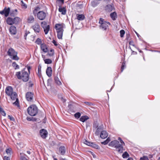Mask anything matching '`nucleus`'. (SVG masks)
<instances>
[{
    "label": "nucleus",
    "mask_w": 160,
    "mask_h": 160,
    "mask_svg": "<svg viewBox=\"0 0 160 160\" xmlns=\"http://www.w3.org/2000/svg\"><path fill=\"white\" fill-rule=\"evenodd\" d=\"M33 13L34 15H37L38 19L41 20H44L47 16L46 12L41 11V8L38 7L35 8L33 11Z\"/></svg>",
    "instance_id": "obj_1"
},
{
    "label": "nucleus",
    "mask_w": 160,
    "mask_h": 160,
    "mask_svg": "<svg viewBox=\"0 0 160 160\" xmlns=\"http://www.w3.org/2000/svg\"><path fill=\"white\" fill-rule=\"evenodd\" d=\"M16 75L18 79H22L24 82H27L29 79L28 74L24 70H22L21 72H17Z\"/></svg>",
    "instance_id": "obj_2"
},
{
    "label": "nucleus",
    "mask_w": 160,
    "mask_h": 160,
    "mask_svg": "<svg viewBox=\"0 0 160 160\" xmlns=\"http://www.w3.org/2000/svg\"><path fill=\"white\" fill-rule=\"evenodd\" d=\"M109 145L110 146L115 147L119 153H122L123 152V147L122 146V145H120L119 142L118 141H112L110 143Z\"/></svg>",
    "instance_id": "obj_3"
},
{
    "label": "nucleus",
    "mask_w": 160,
    "mask_h": 160,
    "mask_svg": "<svg viewBox=\"0 0 160 160\" xmlns=\"http://www.w3.org/2000/svg\"><path fill=\"white\" fill-rule=\"evenodd\" d=\"M55 28L57 33V36L58 39H62L63 31V25L62 24H57L55 25Z\"/></svg>",
    "instance_id": "obj_4"
},
{
    "label": "nucleus",
    "mask_w": 160,
    "mask_h": 160,
    "mask_svg": "<svg viewBox=\"0 0 160 160\" xmlns=\"http://www.w3.org/2000/svg\"><path fill=\"white\" fill-rule=\"evenodd\" d=\"M38 112V108L35 105H31L28 109V112L31 116H35Z\"/></svg>",
    "instance_id": "obj_5"
},
{
    "label": "nucleus",
    "mask_w": 160,
    "mask_h": 160,
    "mask_svg": "<svg viewBox=\"0 0 160 160\" xmlns=\"http://www.w3.org/2000/svg\"><path fill=\"white\" fill-rule=\"evenodd\" d=\"M8 55L10 56L11 58L13 60H18L19 58L17 56V52H15L14 50L12 48H10L7 52Z\"/></svg>",
    "instance_id": "obj_6"
},
{
    "label": "nucleus",
    "mask_w": 160,
    "mask_h": 160,
    "mask_svg": "<svg viewBox=\"0 0 160 160\" xmlns=\"http://www.w3.org/2000/svg\"><path fill=\"white\" fill-rule=\"evenodd\" d=\"M99 23L100 24V28L103 30H106L108 27V24L110 25V22L105 21L102 18L99 19Z\"/></svg>",
    "instance_id": "obj_7"
},
{
    "label": "nucleus",
    "mask_w": 160,
    "mask_h": 160,
    "mask_svg": "<svg viewBox=\"0 0 160 160\" xmlns=\"http://www.w3.org/2000/svg\"><path fill=\"white\" fill-rule=\"evenodd\" d=\"M42 27L43 29V30L45 34H47L49 30L50 27L49 25H47V22L45 21L42 22L41 23Z\"/></svg>",
    "instance_id": "obj_8"
},
{
    "label": "nucleus",
    "mask_w": 160,
    "mask_h": 160,
    "mask_svg": "<svg viewBox=\"0 0 160 160\" xmlns=\"http://www.w3.org/2000/svg\"><path fill=\"white\" fill-rule=\"evenodd\" d=\"M10 11L9 8H7L5 7L3 10L0 11V14L2 15H4L5 17H7L9 15Z\"/></svg>",
    "instance_id": "obj_9"
},
{
    "label": "nucleus",
    "mask_w": 160,
    "mask_h": 160,
    "mask_svg": "<svg viewBox=\"0 0 160 160\" xmlns=\"http://www.w3.org/2000/svg\"><path fill=\"white\" fill-rule=\"evenodd\" d=\"M39 133L41 137L43 139H45L47 137L48 132L45 129H43L40 130Z\"/></svg>",
    "instance_id": "obj_10"
},
{
    "label": "nucleus",
    "mask_w": 160,
    "mask_h": 160,
    "mask_svg": "<svg viewBox=\"0 0 160 160\" xmlns=\"http://www.w3.org/2000/svg\"><path fill=\"white\" fill-rule=\"evenodd\" d=\"M32 28L36 33H39L40 31L41 28L40 25L37 23H35L32 27Z\"/></svg>",
    "instance_id": "obj_11"
},
{
    "label": "nucleus",
    "mask_w": 160,
    "mask_h": 160,
    "mask_svg": "<svg viewBox=\"0 0 160 160\" xmlns=\"http://www.w3.org/2000/svg\"><path fill=\"white\" fill-rule=\"evenodd\" d=\"M26 97L28 101H32L34 95L33 93L28 92L26 93Z\"/></svg>",
    "instance_id": "obj_12"
},
{
    "label": "nucleus",
    "mask_w": 160,
    "mask_h": 160,
    "mask_svg": "<svg viewBox=\"0 0 160 160\" xmlns=\"http://www.w3.org/2000/svg\"><path fill=\"white\" fill-rule=\"evenodd\" d=\"M13 92V88L11 86L7 87L5 89V92L8 96L11 95Z\"/></svg>",
    "instance_id": "obj_13"
},
{
    "label": "nucleus",
    "mask_w": 160,
    "mask_h": 160,
    "mask_svg": "<svg viewBox=\"0 0 160 160\" xmlns=\"http://www.w3.org/2000/svg\"><path fill=\"white\" fill-rule=\"evenodd\" d=\"M40 48L43 52L45 53L48 52V51L47 46L45 43L41 44Z\"/></svg>",
    "instance_id": "obj_14"
},
{
    "label": "nucleus",
    "mask_w": 160,
    "mask_h": 160,
    "mask_svg": "<svg viewBox=\"0 0 160 160\" xmlns=\"http://www.w3.org/2000/svg\"><path fill=\"white\" fill-rule=\"evenodd\" d=\"M9 31L12 34H15L17 32L16 28L13 26H12L9 28Z\"/></svg>",
    "instance_id": "obj_15"
},
{
    "label": "nucleus",
    "mask_w": 160,
    "mask_h": 160,
    "mask_svg": "<svg viewBox=\"0 0 160 160\" xmlns=\"http://www.w3.org/2000/svg\"><path fill=\"white\" fill-rule=\"evenodd\" d=\"M108 136V133L105 130H103L100 134V137L102 139L105 138L107 137Z\"/></svg>",
    "instance_id": "obj_16"
},
{
    "label": "nucleus",
    "mask_w": 160,
    "mask_h": 160,
    "mask_svg": "<svg viewBox=\"0 0 160 160\" xmlns=\"http://www.w3.org/2000/svg\"><path fill=\"white\" fill-rule=\"evenodd\" d=\"M59 152L61 155H64L66 152V148L63 146H61L59 148Z\"/></svg>",
    "instance_id": "obj_17"
},
{
    "label": "nucleus",
    "mask_w": 160,
    "mask_h": 160,
    "mask_svg": "<svg viewBox=\"0 0 160 160\" xmlns=\"http://www.w3.org/2000/svg\"><path fill=\"white\" fill-rule=\"evenodd\" d=\"M54 80L55 83L58 85H59L62 84L60 77L58 75L56 76H55L54 78Z\"/></svg>",
    "instance_id": "obj_18"
},
{
    "label": "nucleus",
    "mask_w": 160,
    "mask_h": 160,
    "mask_svg": "<svg viewBox=\"0 0 160 160\" xmlns=\"http://www.w3.org/2000/svg\"><path fill=\"white\" fill-rule=\"evenodd\" d=\"M46 73L47 75L49 77H50L52 76V69L51 67H48L46 70Z\"/></svg>",
    "instance_id": "obj_19"
},
{
    "label": "nucleus",
    "mask_w": 160,
    "mask_h": 160,
    "mask_svg": "<svg viewBox=\"0 0 160 160\" xmlns=\"http://www.w3.org/2000/svg\"><path fill=\"white\" fill-rule=\"evenodd\" d=\"M13 19V18L8 17L6 20V22L8 24L12 25L14 24Z\"/></svg>",
    "instance_id": "obj_20"
},
{
    "label": "nucleus",
    "mask_w": 160,
    "mask_h": 160,
    "mask_svg": "<svg viewBox=\"0 0 160 160\" xmlns=\"http://www.w3.org/2000/svg\"><path fill=\"white\" fill-rule=\"evenodd\" d=\"M58 11L63 15H65L66 13V9L65 7H60L58 9Z\"/></svg>",
    "instance_id": "obj_21"
},
{
    "label": "nucleus",
    "mask_w": 160,
    "mask_h": 160,
    "mask_svg": "<svg viewBox=\"0 0 160 160\" xmlns=\"http://www.w3.org/2000/svg\"><path fill=\"white\" fill-rule=\"evenodd\" d=\"M103 131V128L101 126L99 127L96 130L95 134L97 135H99L100 133L101 134L102 132Z\"/></svg>",
    "instance_id": "obj_22"
},
{
    "label": "nucleus",
    "mask_w": 160,
    "mask_h": 160,
    "mask_svg": "<svg viewBox=\"0 0 160 160\" xmlns=\"http://www.w3.org/2000/svg\"><path fill=\"white\" fill-rule=\"evenodd\" d=\"M76 16L77 19L79 20L82 21L84 20L85 18V16L83 14H77Z\"/></svg>",
    "instance_id": "obj_23"
},
{
    "label": "nucleus",
    "mask_w": 160,
    "mask_h": 160,
    "mask_svg": "<svg viewBox=\"0 0 160 160\" xmlns=\"http://www.w3.org/2000/svg\"><path fill=\"white\" fill-rule=\"evenodd\" d=\"M110 16L113 20H115L117 18V13L115 12L111 13L110 14Z\"/></svg>",
    "instance_id": "obj_24"
},
{
    "label": "nucleus",
    "mask_w": 160,
    "mask_h": 160,
    "mask_svg": "<svg viewBox=\"0 0 160 160\" xmlns=\"http://www.w3.org/2000/svg\"><path fill=\"white\" fill-rule=\"evenodd\" d=\"M105 9L107 12H110L112 10L113 8L111 5H108L106 7Z\"/></svg>",
    "instance_id": "obj_25"
},
{
    "label": "nucleus",
    "mask_w": 160,
    "mask_h": 160,
    "mask_svg": "<svg viewBox=\"0 0 160 160\" xmlns=\"http://www.w3.org/2000/svg\"><path fill=\"white\" fill-rule=\"evenodd\" d=\"M9 96L11 97V98L12 100H15L16 99H18L17 98V94L16 92H14L11 94V95H10Z\"/></svg>",
    "instance_id": "obj_26"
},
{
    "label": "nucleus",
    "mask_w": 160,
    "mask_h": 160,
    "mask_svg": "<svg viewBox=\"0 0 160 160\" xmlns=\"http://www.w3.org/2000/svg\"><path fill=\"white\" fill-rule=\"evenodd\" d=\"M88 119L89 118L88 116H84L81 117L80 118V121L84 122Z\"/></svg>",
    "instance_id": "obj_27"
},
{
    "label": "nucleus",
    "mask_w": 160,
    "mask_h": 160,
    "mask_svg": "<svg viewBox=\"0 0 160 160\" xmlns=\"http://www.w3.org/2000/svg\"><path fill=\"white\" fill-rule=\"evenodd\" d=\"M13 19L14 24H17L18 22L20 21L21 19L20 18L18 17H16L14 18Z\"/></svg>",
    "instance_id": "obj_28"
},
{
    "label": "nucleus",
    "mask_w": 160,
    "mask_h": 160,
    "mask_svg": "<svg viewBox=\"0 0 160 160\" xmlns=\"http://www.w3.org/2000/svg\"><path fill=\"white\" fill-rule=\"evenodd\" d=\"M34 21V17L32 16H30L28 19V23H32Z\"/></svg>",
    "instance_id": "obj_29"
},
{
    "label": "nucleus",
    "mask_w": 160,
    "mask_h": 160,
    "mask_svg": "<svg viewBox=\"0 0 160 160\" xmlns=\"http://www.w3.org/2000/svg\"><path fill=\"white\" fill-rule=\"evenodd\" d=\"M48 53L47 54V55H48L50 57H52V56L54 54V50L53 49H51L50 51L48 52Z\"/></svg>",
    "instance_id": "obj_30"
},
{
    "label": "nucleus",
    "mask_w": 160,
    "mask_h": 160,
    "mask_svg": "<svg viewBox=\"0 0 160 160\" xmlns=\"http://www.w3.org/2000/svg\"><path fill=\"white\" fill-rule=\"evenodd\" d=\"M58 98L59 99H60L63 102H65L66 101V99H64L61 94H58Z\"/></svg>",
    "instance_id": "obj_31"
},
{
    "label": "nucleus",
    "mask_w": 160,
    "mask_h": 160,
    "mask_svg": "<svg viewBox=\"0 0 160 160\" xmlns=\"http://www.w3.org/2000/svg\"><path fill=\"white\" fill-rule=\"evenodd\" d=\"M27 119L28 121H36L37 119L33 117H27Z\"/></svg>",
    "instance_id": "obj_32"
},
{
    "label": "nucleus",
    "mask_w": 160,
    "mask_h": 160,
    "mask_svg": "<svg viewBox=\"0 0 160 160\" xmlns=\"http://www.w3.org/2000/svg\"><path fill=\"white\" fill-rule=\"evenodd\" d=\"M12 66L14 67L15 69H19V66L16 64V63L14 62L12 64Z\"/></svg>",
    "instance_id": "obj_33"
},
{
    "label": "nucleus",
    "mask_w": 160,
    "mask_h": 160,
    "mask_svg": "<svg viewBox=\"0 0 160 160\" xmlns=\"http://www.w3.org/2000/svg\"><path fill=\"white\" fill-rule=\"evenodd\" d=\"M44 61L45 63L47 64H51L52 63V61L49 59H44Z\"/></svg>",
    "instance_id": "obj_34"
},
{
    "label": "nucleus",
    "mask_w": 160,
    "mask_h": 160,
    "mask_svg": "<svg viewBox=\"0 0 160 160\" xmlns=\"http://www.w3.org/2000/svg\"><path fill=\"white\" fill-rule=\"evenodd\" d=\"M35 43L37 44L41 45L42 44V40L40 38H38L36 41Z\"/></svg>",
    "instance_id": "obj_35"
},
{
    "label": "nucleus",
    "mask_w": 160,
    "mask_h": 160,
    "mask_svg": "<svg viewBox=\"0 0 160 160\" xmlns=\"http://www.w3.org/2000/svg\"><path fill=\"white\" fill-rule=\"evenodd\" d=\"M83 142L84 144L90 146L92 143V142H89L86 140H84L83 141Z\"/></svg>",
    "instance_id": "obj_36"
},
{
    "label": "nucleus",
    "mask_w": 160,
    "mask_h": 160,
    "mask_svg": "<svg viewBox=\"0 0 160 160\" xmlns=\"http://www.w3.org/2000/svg\"><path fill=\"white\" fill-rule=\"evenodd\" d=\"M0 112L2 115L4 116H6V114L5 111L3 110V109L2 108L0 107Z\"/></svg>",
    "instance_id": "obj_37"
},
{
    "label": "nucleus",
    "mask_w": 160,
    "mask_h": 160,
    "mask_svg": "<svg viewBox=\"0 0 160 160\" xmlns=\"http://www.w3.org/2000/svg\"><path fill=\"white\" fill-rule=\"evenodd\" d=\"M91 147H92L98 149L99 148V146L95 143H92L91 145Z\"/></svg>",
    "instance_id": "obj_38"
},
{
    "label": "nucleus",
    "mask_w": 160,
    "mask_h": 160,
    "mask_svg": "<svg viewBox=\"0 0 160 160\" xmlns=\"http://www.w3.org/2000/svg\"><path fill=\"white\" fill-rule=\"evenodd\" d=\"M74 116L75 118H78L80 117L81 113L79 112H77L74 114Z\"/></svg>",
    "instance_id": "obj_39"
},
{
    "label": "nucleus",
    "mask_w": 160,
    "mask_h": 160,
    "mask_svg": "<svg viewBox=\"0 0 160 160\" xmlns=\"http://www.w3.org/2000/svg\"><path fill=\"white\" fill-rule=\"evenodd\" d=\"M21 3L22 8L24 9H26L27 8V5L24 3L22 1H21Z\"/></svg>",
    "instance_id": "obj_40"
},
{
    "label": "nucleus",
    "mask_w": 160,
    "mask_h": 160,
    "mask_svg": "<svg viewBox=\"0 0 160 160\" xmlns=\"http://www.w3.org/2000/svg\"><path fill=\"white\" fill-rule=\"evenodd\" d=\"M122 156L123 158H127L129 156V155L127 152H125L123 154Z\"/></svg>",
    "instance_id": "obj_41"
},
{
    "label": "nucleus",
    "mask_w": 160,
    "mask_h": 160,
    "mask_svg": "<svg viewBox=\"0 0 160 160\" xmlns=\"http://www.w3.org/2000/svg\"><path fill=\"white\" fill-rule=\"evenodd\" d=\"M6 152L8 155H11V149L8 148L6 150Z\"/></svg>",
    "instance_id": "obj_42"
},
{
    "label": "nucleus",
    "mask_w": 160,
    "mask_h": 160,
    "mask_svg": "<svg viewBox=\"0 0 160 160\" xmlns=\"http://www.w3.org/2000/svg\"><path fill=\"white\" fill-rule=\"evenodd\" d=\"M120 37L122 38L123 37L125 34V31L124 30H122L120 31Z\"/></svg>",
    "instance_id": "obj_43"
},
{
    "label": "nucleus",
    "mask_w": 160,
    "mask_h": 160,
    "mask_svg": "<svg viewBox=\"0 0 160 160\" xmlns=\"http://www.w3.org/2000/svg\"><path fill=\"white\" fill-rule=\"evenodd\" d=\"M13 104L15 105L16 106L18 107L19 106V104L18 99H17L16 101L15 102H13Z\"/></svg>",
    "instance_id": "obj_44"
},
{
    "label": "nucleus",
    "mask_w": 160,
    "mask_h": 160,
    "mask_svg": "<svg viewBox=\"0 0 160 160\" xmlns=\"http://www.w3.org/2000/svg\"><path fill=\"white\" fill-rule=\"evenodd\" d=\"M140 160H149V159L147 157L144 156L140 158Z\"/></svg>",
    "instance_id": "obj_45"
},
{
    "label": "nucleus",
    "mask_w": 160,
    "mask_h": 160,
    "mask_svg": "<svg viewBox=\"0 0 160 160\" xmlns=\"http://www.w3.org/2000/svg\"><path fill=\"white\" fill-rule=\"evenodd\" d=\"M10 156L9 155V156H5L4 158V160H10Z\"/></svg>",
    "instance_id": "obj_46"
},
{
    "label": "nucleus",
    "mask_w": 160,
    "mask_h": 160,
    "mask_svg": "<svg viewBox=\"0 0 160 160\" xmlns=\"http://www.w3.org/2000/svg\"><path fill=\"white\" fill-rule=\"evenodd\" d=\"M118 140H119L121 142V144L120 145H122V146L123 145H124V143L123 142V141L121 139V138H119L118 139Z\"/></svg>",
    "instance_id": "obj_47"
},
{
    "label": "nucleus",
    "mask_w": 160,
    "mask_h": 160,
    "mask_svg": "<svg viewBox=\"0 0 160 160\" xmlns=\"http://www.w3.org/2000/svg\"><path fill=\"white\" fill-rule=\"evenodd\" d=\"M125 67V63H122V67H121V72H122L123 70L124 69V68Z\"/></svg>",
    "instance_id": "obj_48"
},
{
    "label": "nucleus",
    "mask_w": 160,
    "mask_h": 160,
    "mask_svg": "<svg viewBox=\"0 0 160 160\" xmlns=\"http://www.w3.org/2000/svg\"><path fill=\"white\" fill-rule=\"evenodd\" d=\"M91 4L92 6L94 7L97 5V4L96 3L95 1H93L91 2Z\"/></svg>",
    "instance_id": "obj_49"
},
{
    "label": "nucleus",
    "mask_w": 160,
    "mask_h": 160,
    "mask_svg": "<svg viewBox=\"0 0 160 160\" xmlns=\"http://www.w3.org/2000/svg\"><path fill=\"white\" fill-rule=\"evenodd\" d=\"M8 118L11 121H14V118H13V117H12V116H11L10 115H8Z\"/></svg>",
    "instance_id": "obj_50"
},
{
    "label": "nucleus",
    "mask_w": 160,
    "mask_h": 160,
    "mask_svg": "<svg viewBox=\"0 0 160 160\" xmlns=\"http://www.w3.org/2000/svg\"><path fill=\"white\" fill-rule=\"evenodd\" d=\"M10 15L11 16H13V17H14V16H15L17 15V13H14L13 12V11H12V12L10 13Z\"/></svg>",
    "instance_id": "obj_51"
},
{
    "label": "nucleus",
    "mask_w": 160,
    "mask_h": 160,
    "mask_svg": "<svg viewBox=\"0 0 160 160\" xmlns=\"http://www.w3.org/2000/svg\"><path fill=\"white\" fill-rule=\"evenodd\" d=\"M129 44L130 45L134 46V45L133 44V42L132 41H131L130 42Z\"/></svg>",
    "instance_id": "obj_52"
},
{
    "label": "nucleus",
    "mask_w": 160,
    "mask_h": 160,
    "mask_svg": "<svg viewBox=\"0 0 160 160\" xmlns=\"http://www.w3.org/2000/svg\"><path fill=\"white\" fill-rule=\"evenodd\" d=\"M108 142H107V141L106 140L105 141L102 142V144H104V145H106L107 144H108Z\"/></svg>",
    "instance_id": "obj_53"
},
{
    "label": "nucleus",
    "mask_w": 160,
    "mask_h": 160,
    "mask_svg": "<svg viewBox=\"0 0 160 160\" xmlns=\"http://www.w3.org/2000/svg\"><path fill=\"white\" fill-rule=\"evenodd\" d=\"M20 160H28V159L24 157H21L20 158Z\"/></svg>",
    "instance_id": "obj_54"
},
{
    "label": "nucleus",
    "mask_w": 160,
    "mask_h": 160,
    "mask_svg": "<svg viewBox=\"0 0 160 160\" xmlns=\"http://www.w3.org/2000/svg\"><path fill=\"white\" fill-rule=\"evenodd\" d=\"M52 42L55 46L57 45V44L56 43V42L55 40H53L52 41Z\"/></svg>",
    "instance_id": "obj_55"
},
{
    "label": "nucleus",
    "mask_w": 160,
    "mask_h": 160,
    "mask_svg": "<svg viewBox=\"0 0 160 160\" xmlns=\"http://www.w3.org/2000/svg\"><path fill=\"white\" fill-rule=\"evenodd\" d=\"M77 7L79 8H81L82 7V5H78L77 6Z\"/></svg>",
    "instance_id": "obj_56"
},
{
    "label": "nucleus",
    "mask_w": 160,
    "mask_h": 160,
    "mask_svg": "<svg viewBox=\"0 0 160 160\" xmlns=\"http://www.w3.org/2000/svg\"><path fill=\"white\" fill-rule=\"evenodd\" d=\"M38 74L39 76H41V71L39 69L38 70Z\"/></svg>",
    "instance_id": "obj_57"
},
{
    "label": "nucleus",
    "mask_w": 160,
    "mask_h": 160,
    "mask_svg": "<svg viewBox=\"0 0 160 160\" xmlns=\"http://www.w3.org/2000/svg\"><path fill=\"white\" fill-rule=\"evenodd\" d=\"M86 104L88 105H90L91 104V103L88 102H85Z\"/></svg>",
    "instance_id": "obj_58"
},
{
    "label": "nucleus",
    "mask_w": 160,
    "mask_h": 160,
    "mask_svg": "<svg viewBox=\"0 0 160 160\" xmlns=\"http://www.w3.org/2000/svg\"><path fill=\"white\" fill-rule=\"evenodd\" d=\"M106 140L107 141V142H108H108H109L110 141V139L109 138H107V139Z\"/></svg>",
    "instance_id": "obj_59"
},
{
    "label": "nucleus",
    "mask_w": 160,
    "mask_h": 160,
    "mask_svg": "<svg viewBox=\"0 0 160 160\" xmlns=\"http://www.w3.org/2000/svg\"><path fill=\"white\" fill-rule=\"evenodd\" d=\"M17 12L18 11L17 9H15L14 10H13V12L15 13H17Z\"/></svg>",
    "instance_id": "obj_60"
},
{
    "label": "nucleus",
    "mask_w": 160,
    "mask_h": 160,
    "mask_svg": "<svg viewBox=\"0 0 160 160\" xmlns=\"http://www.w3.org/2000/svg\"><path fill=\"white\" fill-rule=\"evenodd\" d=\"M59 1L61 2L62 3H63L64 0H58Z\"/></svg>",
    "instance_id": "obj_61"
},
{
    "label": "nucleus",
    "mask_w": 160,
    "mask_h": 160,
    "mask_svg": "<svg viewBox=\"0 0 160 160\" xmlns=\"http://www.w3.org/2000/svg\"><path fill=\"white\" fill-rule=\"evenodd\" d=\"M28 72H29V71H30V69H31V68L30 66H28Z\"/></svg>",
    "instance_id": "obj_62"
},
{
    "label": "nucleus",
    "mask_w": 160,
    "mask_h": 160,
    "mask_svg": "<svg viewBox=\"0 0 160 160\" xmlns=\"http://www.w3.org/2000/svg\"><path fill=\"white\" fill-rule=\"evenodd\" d=\"M42 57L43 58V59L44 60V59H45V56L43 55H42Z\"/></svg>",
    "instance_id": "obj_63"
},
{
    "label": "nucleus",
    "mask_w": 160,
    "mask_h": 160,
    "mask_svg": "<svg viewBox=\"0 0 160 160\" xmlns=\"http://www.w3.org/2000/svg\"><path fill=\"white\" fill-rule=\"evenodd\" d=\"M27 153L28 154H30V153H31V152H30V151H27Z\"/></svg>",
    "instance_id": "obj_64"
}]
</instances>
